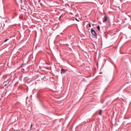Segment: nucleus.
Returning <instances> with one entry per match:
<instances>
[{
    "label": "nucleus",
    "instance_id": "1",
    "mask_svg": "<svg viewBox=\"0 0 131 131\" xmlns=\"http://www.w3.org/2000/svg\"><path fill=\"white\" fill-rule=\"evenodd\" d=\"M91 32L92 34V36L94 37H95L97 36V34L95 31L92 28L91 30Z\"/></svg>",
    "mask_w": 131,
    "mask_h": 131
},
{
    "label": "nucleus",
    "instance_id": "2",
    "mask_svg": "<svg viewBox=\"0 0 131 131\" xmlns=\"http://www.w3.org/2000/svg\"><path fill=\"white\" fill-rule=\"evenodd\" d=\"M67 70L66 69H62L61 70V74L65 73L67 71Z\"/></svg>",
    "mask_w": 131,
    "mask_h": 131
},
{
    "label": "nucleus",
    "instance_id": "3",
    "mask_svg": "<svg viewBox=\"0 0 131 131\" xmlns=\"http://www.w3.org/2000/svg\"><path fill=\"white\" fill-rule=\"evenodd\" d=\"M104 19L103 20V22L106 21L107 20V17L106 15H105L104 16Z\"/></svg>",
    "mask_w": 131,
    "mask_h": 131
},
{
    "label": "nucleus",
    "instance_id": "4",
    "mask_svg": "<svg viewBox=\"0 0 131 131\" xmlns=\"http://www.w3.org/2000/svg\"><path fill=\"white\" fill-rule=\"evenodd\" d=\"M7 81H6L4 83V85L3 86V88H4V89H5V88H4V87L5 86H6L7 85V84L6 83H7Z\"/></svg>",
    "mask_w": 131,
    "mask_h": 131
},
{
    "label": "nucleus",
    "instance_id": "5",
    "mask_svg": "<svg viewBox=\"0 0 131 131\" xmlns=\"http://www.w3.org/2000/svg\"><path fill=\"white\" fill-rule=\"evenodd\" d=\"M97 29H98V30L99 31L100 30V27L99 26V25H98L97 26Z\"/></svg>",
    "mask_w": 131,
    "mask_h": 131
},
{
    "label": "nucleus",
    "instance_id": "6",
    "mask_svg": "<svg viewBox=\"0 0 131 131\" xmlns=\"http://www.w3.org/2000/svg\"><path fill=\"white\" fill-rule=\"evenodd\" d=\"M101 111H102V110H100V112L99 113V115H101Z\"/></svg>",
    "mask_w": 131,
    "mask_h": 131
},
{
    "label": "nucleus",
    "instance_id": "7",
    "mask_svg": "<svg viewBox=\"0 0 131 131\" xmlns=\"http://www.w3.org/2000/svg\"><path fill=\"white\" fill-rule=\"evenodd\" d=\"M9 39H7L6 40H5L4 41V42H6Z\"/></svg>",
    "mask_w": 131,
    "mask_h": 131
},
{
    "label": "nucleus",
    "instance_id": "8",
    "mask_svg": "<svg viewBox=\"0 0 131 131\" xmlns=\"http://www.w3.org/2000/svg\"><path fill=\"white\" fill-rule=\"evenodd\" d=\"M75 20H76L77 21H79V20H78L77 19V18H75Z\"/></svg>",
    "mask_w": 131,
    "mask_h": 131
},
{
    "label": "nucleus",
    "instance_id": "9",
    "mask_svg": "<svg viewBox=\"0 0 131 131\" xmlns=\"http://www.w3.org/2000/svg\"><path fill=\"white\" fill-rule=\"evenodd\" d=\"M89 26L90 27H91V24L90 23H89Z\"/></svg>",
    "mask_w": 131,
    "mask_h": 131
},
{
    "label": "nucleus",
    "instance_id": "10",
    "mask_svg": "<svg viewBox=\"0 0 131 131\" xmlns=\"http://www.w3.org/2000/svg\"><path fill=\"white\" fill-rule=\"evenodd\" d=\"M32 126V125L31 124V125L30 128H31V127Z\"/></svg>",
    "mask_w": 131,
    "mask_h": 131
},
{
    "label": "nucleus",
    "instance_id": "11",
    "mask_svg": "<svg viewBox=\"0 0 131 131\" xmlns=\"http://www.w3.org/2000/svg\"><path fill=\"white\" fill-rule=\"evenodd\" d=\"M24 64L23 63L21 65H23Z\"/></svg>",
    "mask_w": 131,
    "mask_h": 131
}]
</instances>
